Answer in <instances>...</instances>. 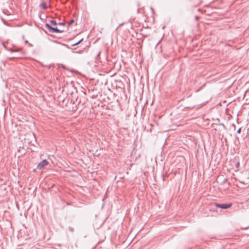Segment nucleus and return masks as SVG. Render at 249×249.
<instances>
[{
  "label": "nucleus",
  "mask_w": 249,
  "mask_h": 249,
  "mask_svg": "<svg viewBox=\"0 0 249 249\" xmlns=\"http://www.w3.org/2000/svg\"><path fill=\"white\" fill-rule=\"evenodd\" d=\"M48 164L49 162L47 160H43L37 165V168L41 170L46 167Z\"/></svg>",
  "instance_id": "7ed1b4c3"
},
{
  "label": "nucleus",
  "mask_w": 249,
  "mask_h": 249,
  "mask_svg": "<svg viewBox=\"0 0 249 249\" xmlns=\"http://www.w3.org/2000/svg\"><path fill=\"white\" fill-rule=\"evenodd\" d=\"M83 40V39H81L80 41H82Z\"/></svg>",
  "instance_id": "6e6552de"
},
{
  "label": "nucleus",
  "mask_w": 249,
  "mask_h": 249,
  "mask_svg": "<svg viewBox=\"0 0 249 249\" xmlns=\"http://www.w3.org/2000/svg\"><path fill=\"white\" fill-rule=\"evenodd\" d=\"M42 6L44 7V8H46V6H45V4H43L42 5Z\"/></svg>",
  "instance_id": "39448f33"
},
{
  "label": "nucleus",
  "mask_w": 249,
  "mask_h": 249,
  "mask_svg": "<svg viewBox=\"0 0 249 249\" xmlns=\"http://www.w3.org/2000/svg\"><path fill=\"white\" fill-rule=\"evenodd\" d=\"M83 40V39H81L80 41H82Z\"/></svg>",
  "instance_id": "0eeeda50"
},
{
  "label": "nucleus",
  "mask_w": 249,
  "mask_h": 249,
  "mask_svg": "<svg viewBox=\"0 0 249 249\" xmlns=\"http://www.w3.org/2000/svg\"><path fill=\"white\" fill-rule=\"evenodd\" d=\"M83 40V39H81L80 41H82Z\"/></svg>",
  "instance_id": "1a4fd4ad"
},
{
  "label": "nucleus",
  "mask_w": 249,
  "mask_h": 249,
  "mask_svg": "<svg viewBox=\"0 0 249 249\" xmlns=\"http://www.w3.org/2000/svg\"><path fill=\"white\" fill-rule=\"evenodd\" d=\"M80 41L77 42V43H75V44H79V43L80 42Z\"/></svg>",
  "instance_id": "423d86ee"
},
{
  "label": "nucleus",
  "mask_w": 249,
  "mask_h": 249,
  "mask_svg": "<svg viewBox=\"0 0 249 249\" xmlns=\"http://www.w3.org/2000/svg\"><path fill=\"white\" fill-rule=\"evenodd\" d=\"M239 166H240V162H239V161H238L236 164V167L237 169V170L238 169Z\"/></svg>",
  "instance_id": "20e7f679"
},
{
  "label": "nucleus",
  "mask_w": 249,
  "mask_h": 249,
  "mask_svg": "<svg viewBox=\"0 0 249 249\" xmlns=\"http://www.w3.org/2000/svg\"><path fill=\"white\" fill-rule=\"evenodd\" d=\"M57 25V23L54 20H51L50 22V24H46V26L48 28V29L53 33H60L62 31L59 30L56 27V25Z\"/></svg>",
  "instance_id": "f257e3e1"
},
{
  "label": "nucleus",
  "mask_w": 249,
  "mask_h": 249,
  "mask_svg": "<svg viewBox=\"0 0 249 249\" xmlns=\"http://www.w3.org/2000/svg\"><path fill=\"white\" fill-rule=\"evenodd\" d=\"M215 206L217 208H220L223 209H226L230 208L232 206V203H229L227 204H218V203H215Z\"/></svg>",
  "instance_id": "f03ea898"
}]
</instances>
